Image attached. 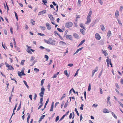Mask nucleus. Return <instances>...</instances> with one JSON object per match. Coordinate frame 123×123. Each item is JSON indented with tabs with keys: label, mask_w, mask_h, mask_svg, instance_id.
<instances>
[{
	"label": "nucleus",
	"mask_w": 123,
	"mask_h": 123,
	"mask_svg": "<svg viewBox=\"0 0 123 123\" xmlns=\"http://www.w3.org/2000/svg\"><path fill=\"white\" fill-rule=\"evenodd\" d=\"M40 28H41L42 30H44L45 29V27L43 26H40Z\"/></svg>",
	"instance_id": "obj_25"
},
{
	"label": "nucleus",
	"mask_w": 123,
	"mask_h": 123,
	"mask_svg": "<svg viewBox=\"0 0 123 123\" xmlns=\"http://www.w3.org/2000/svg\"><path fill=\"white\" fill-rule=\"evenodd\" d=\"M80 31L82 33L83 35H84L85 33V31L83 29H80Z\"/></svg>",
	"instance_id": "obj_19"
},
{
	"label": "nucleus",
	"mask_w": 123,
	"mask_h": 123,
	"mask_svg": "<svg viewBox=\"0 0 123 123\" xmlns=\"http://www.w3.org/2000/svg\"><path fill=\"white\" fill-rule=\"evenodd\" d=\"M2 46L5 49V50H6L5 48H6V47L5 44H3V42L2 43Z\"/></svg>",
	"instance_id": "obj_32"
},
{
	"label": "nucleus",
	"mask_w": 123,
	"mask_h": 123,
	"mask_svg": "<svg viewBox=\"0 0 123 123\" xmlns=\"http://www.w3.org/2000/svg\"><path fill=\"white\" fill-rule=\"evenodd\" d=\"M12 96V95L11 94V96L9 98V101L10 102H11V99L12 98L11 97Z\"/></svg>",
	"instance_id": "obj_56"
},
{
	"label": "nucleus",
	"mask_w": 123,
	"mask_h": 123,
	"mask_svg": "<svg viewBox=\"0 0 123 123\" xmlns=\"http://www.w3.org/2000/svg\"><path fill=\"white\" fill-rule=\"evenodd\" d=\"M66 37L67 39H69L70 40L72 39V36L70 35H67L66 36Z\"/></svg>",
	"instance_id": "obj_9"
},
{
	"label": "nucleus",
	"mask_w": 123,
	"mask_h": 123,
	"mask_svg": "<svg viewBox=\"0 0 123 123\" xmlns=\"http://www.w3.org/2000/svg\"><path fill=\"white\" fill-rule=\"evenodd\" d=\"M37 97V94L35 93L34 94V97L33 98L35 100L36 98Z\"/></svg>",
	"instance_id": "obj_52"
},
{
	"label": "nucleus",
	"mask_w": 123,
	"mask_h": 123,
	"mask_svg": "<svg viewBox=\"0 0 123 123\" xmlns=\"http://www.w3.org/2000/svg\"><path fill=\"white\" fill-rule=\"evenodd\" d=\"M59 116H58L56 118L55 120V122H57L59 120Z\"/></svg>",
	"instance_id": "obj_46"
},
{
	"label": "nucleus",
	"mask_w": 123,
	"mask_h": 123,
	"mask_svg": "<svg viewBox=\"0 0 123 123\" xmlns=\"http://www.w3.org/2000/svg\"><path fill=\"white\" fill-rule=\"evenodd\" d=\"M25 60H22L21 62V63H20L21 65H24V62H25Z\"/></svg>",
	"instance_id": "obj_35"
},
{
	"label": "nucleus",
	"mask_w": 123,
	"mask_h": 123,
	"mask_svg": "<svg viewBox=\"0 0 123 123\" xmlns=\"http://www.w3.org/2000/svg\"><path fill=\"white\" fill-rule=\"evenodd\" d=\"M45 115H43L41 116L40 118H41L42 119H43L44 118V117H45Z\"/></svg>",
	"instance_id": "obj_61"
},
{
	"label": "nucleus",
	"mask_w": 123,
	"mask_h": 123,
	"mask_svg": "<svg viewBox=\"0 0 123 123\" xmlns=\"http://www.w3.org/2000/svg\"><path fill=\"white\" fill-rule=\"evenodd\" d=\"M54 103V102H53L52 104L51 107L50 109V111H53V103Z\"/></svg>",
	"instance_id": "obj_16"
},
{
	"label": "nucleus",
	"mask_w": 123,
	"mask_h": 123,
	"mask_svg": "<svg viewBox=\"0 0 123 123\" xmlns=\"http://www.w3.org/2000/svg\"><path fill=\"white\" fill-rule=\"evenodd\" d=\"M103 113H108L109 112V111L107 109L105 108L103 110Z\"/></svg>",
	"instance_id": "obj_11"
},
{
	"label": "nucleus",
	"mask_w": 123,
	"mask_h": 123,
	"mask_svg": "<svg viewBox=\"0 0 123 123\" xmlns=\"http://www.w3.org/2000/svg\"><path fill=\"white\" fill-rule=\"evenodd\" d=\"M54 6H56V12H57L58 11V5H56V4L54 2Z\"/></svg>",
	"instance_id": "obj_37"
},
{
	"label": "nucleus",
	"mask_w": 123,
	"mask_h": 123,
	"mask_svg": "<svg viewBox=\"0 0 123 123\" xmlns=\"http://www.w3.org/2000/svg\"><path fill=\"white\" fill-rule=\"evenodd\" d=\"M59 43L60 44L62 45H66V43L62 41H60L59 42Z\"/></svg>",
	"instance_id": "obj_21"
},
{
	"label": "nucleus",
	"mask_w": 123,
	"mask_h": 123,
	"mask_svg": "<svg viewBox=\"0 0 123 123\" xmlns=\"http://www.w3.org/2000/svg\"><path fill=\"white\" fill-rule=\"evenodd\" d=\"M111 31H108L107 32V36L108 37H109L111 35Z\"/></svg>",
	"instance_id": "obj_20"
},
{
	"label": "nucleus",
	"mask_w": 123,
	"mask_h": 123,
	"mask_svg": "<svg viewBox=\"0 0 123 123\" xmlns=\"http://www.w3.org/2000/svg\"><path fill=\"white\" fill-rule=\"evenodd\" d=\"M21 107V102H20V105H19L18 107V108L17 109V111H19V110L20 109Z\"/></svg>",
	"instance_id": "obj_39"
},
{
	"label": "nucleus",
	"mask_w": 123,
	"mask_h": 123,
	"mask_svg": "<svg viewBox=\"0 0 123 123\" xmlns=\"http://www.w3.org/2000/svg\"><path fill=\"white\" fill-rule=\"evenodd\" d=\"M59 73V72H58L56 73L55 74H54V78H55L56 77V76L58 75Z\"/></svg>",
	"instance_id": "obj_55"
},
{
	"label": "nucleus",
	"mask_w": 123,
	"mask_h": 123,
	"mask_svg": "<svg viewBox=\"0 0 123 123\" xmlns=\"http://www.w3.org/2000/svg\"><path fill=\"white\" fill-rule=\"evenodd\" d=\"M15 15L16 17V18L17 20H18V15L17 14V13H16V12H14Z\"/></svg>",
	"instance_id": "obj_42"
},
{
	"label": "nucleus",
	"mask_w": 123,
	"mask_h": 123,
	"mask_svg": "<svg viewBox=\"0 0 123 123\" xmlns=\"http://www.w3.org/2000/svg\"><path fill=\"white\" fill-rule=\"evenodd\" d=\"M18 74L19 76L20 77L23 75H25V74L24 73V72L23 71H22L20 72H18Z\"/></svg>",
	"instance_id": "obj_6"
},
{
	"label": "nucleus",
	"mask_w": 123,
	"mask_h": 123,
	"mask_svg": "<svg viewBox=\"0 0 123 123\" xmlns=\"http://www.w3.org/2000/svg\"><path fill=\"white\" fill-rule=\"evenodd\" d=\"M48 16L49 17L51 21L53 20L54 18L52 15H50V14H48Z\"/></svg>",
	"instance_id": "obj_12"
},
{
	"label": "nucleus",
	"mask_w": 123,
	"mask_h": 123,
	"mask_svg": "<svg viewBox=\"0 0 123 123\" xmlns=\"http://www.w3.org/2000/svg\"><path fill=\"white\" fill-rule=\"evenodd\" d=\"M80 26L84 30L86 29L84 26L83 24L82 23H80Z\"/></svg>",
	"instance_id": "obj_14"
},
{
	"label": "nucleus",
	"mask_w": 123,
	"mask_h": 123,
	"mask_svg": "<svg viewBox=\"0 0 123 123\" xmlns=\"http://www.w3.org/2000/svg\"><path fill=\"white\" fill-rule=\"evenodd\" d=\"M44 92H41L39 93L40 96L41 97L43 98V95H44Z\"/></svg>",
	"instance_id": "obj_28"
},
{
	"label": "nucleus",
	"mask_w": 123,
	"mask_h": 123,
	"mask_svg": "<svg viewBox=\"0 0 123 123\" xmlns=\"http://www.w3.org/2000/svg\"><path fill=\"white\" fill-rule=\"evenodd\" d=\"M95 37L96 39L98 40H99L101 38L100 36L98 33L95 34Z\"/></svg>",
	"instance_id": "obj_4"
},
{
	"label": "nucleus",
	"mask_w": 123,
	"mask_h": 123,
	"mask_svg": "<svg viewBox=\"0 0 123 123\" xmlns=\"http://www.w3.org/2000/svg\"><path fill=\"white\" fill-rule=\"evenodd\" d=\"M115 84L116 87H117V88L118 89H119V87L118 85V84L117 83H116Z\"/></svg>",
	"instance_id": "obj_44"
},
{
	"label": "nucleus",
	"mask_w": 123,
	"mask_h": 123,
	"mask_svg": "<svg viewBox=\"0 0 123 123\" xmlns=\"http://www.w3.org/2000/svg\"><path fill=\"white\" fill-rule=\"evenodd\" d=\"M5 64L6 65V66L8 67V68L7 69L8 70H13L14 69V68L12 66H11V65H9L6 62L5 63Z\"/></svg>",
	"instance_id": "obj_2"
},
{
	"label": "nucleus",
	"mask_w": 123,
	"mask_h": 123,
	"mask_svg": "<svg viewBox=\"0 0 123 123\" xmlns=\"http://www.w3.org/2000/svg\"><path fill=\"white\" fill-rule=\"evenodd\" d=\"M41 92H43L44 93V92L45 89L43 86H42L41 88Z\"/></svg>",
	"instance_id": "obj_33"
},
{
	"label": "nucleus",
	"mask_w": 123,
	"mask_h": 123,
	"mask_svg": "<svg viewBox=\"0 0 123 123\" xmlns=\"http://www.w3.org/2000/svg\"><path fill=\"white\" fill-rule=\"evenodd\" d=\"M80 120L81 121L83 117L81 114L80 115Z\"/></svg>",
	"instance_id": "obj_64"
},
{
	"label": "nucleus",
	"mask_w": 123,
	"mask_h": 123,
	"mask_svg": "<svg viewBox=\"0 0 123 123\" xmlns=\"http://www.w3.org/2000/svg\"><path fill=\"white\" fill-rule=\"evenodd\" d=\"M117 20L118 22L119 23V25L120 26H122V23H121V21L119 19H117Z\"/></svg>",
	"instance_id": "obj_26"
},
{
	"label": "nucleus",
	"mask_w": 123,
	"mask_h": 123,
	"mask_svg": "<svg viewBox=\"0 0 123 123\" xmlns=\"http://www.w3.org/2000/svg\"><path fill=\"white\" fill-rule=\"evenodd\" d=\"M49 101V100L48 99L47 101L46 102V103L44 105V108H45L46 107V106L47 105L48 103V102Z\"/></svg>",
	"instance_id": "obj_38"
},
{
	"label": "nucleus",
	"mask_w": 123,
	"mask_h": 123,
	"mask_svg": "<svg viewBox=\"0 0 123 123\" xmlns=\"http://www.w3.org/2000/svg\"><path fill=\"white\" fill-rule=\"evenodd\" d=\"M84 105L83 104H81V106L80 107V108L81 110H83V106Z\"/></svg>",
	"instance_id": "obj_47"
},
{
	"label": "nucleus",
	"mask_w": 123,
	"mask_h": 123,
	"mask_svg": "<svg viewBox=\"0 0 123 123\" xmlns=\"http://www.w3.org/2000/svg\"><path fill=\"white\" fill-rule=\"evenodd\" d=\"M23 82H24V84L28 88H29V87L27 85L26 82L25 80H24Z\"/></svg>",
	"instance_id": "obj_24"
},
{
	"label": "nucleus",
	"mask_w": 123,
	"mask_h": 123,
	"mask_svg": "<svg viewBox=\"0 0 123 123\" xmlns=\"http://www.w3.org/2000/svg\"><path fill=\"white\" fill-rule=\"evenodd\" d=\"M73 25V23L70 22H67L65 24V26L66 27L69 28L72 26Z\"/></svg>",
	"instance_id": "obj_3"
},
{
	"label": "nucleus",
	"mask_w": 123,
	"mask_h": 123,
	"mask_svg": "<svg viewBox=\"0 0 123 123\" xmlns=\"http://www.w3.org/2000/svg\"><path fill=\"white\" fill-rule=\"evenodd\" d=\"M101 29L102 30H104L105 28L104 26L103 25H100Z\"/></svg>",
	"instance_id": "obj_34"
},
{
	"label": "nucleus",
	"mask_w": 123,
	"mask_h": 123,
	"mask_svg": "<svg viewBox=\"0 0 123 123\" xmlns=\"http://www.w3.org/2000/svg\"><path fill=\"white\" fill-rule=\"evenodd\" d=\"M12 30H13V29L11 27V28H10V32H11V33L12 34H13Z\"/></svg>",
	"instance_id": "obj_58"
},
{
	"label": "nucleus",
	"mask_w": 123,
	"mask_h": 123,
	"mask_svg": "<svg viewBox=\"0 0 123 123\" xmlns=\"http://www.w3.org/2000/svg\"><path fill=\"white\" fill-rule=\"evenodd\" d=\"M85 41V40L84 39L82 41H81V42L80 43L79 45L78 46V47L82 45L84 43Z\"/></svg>",
	"instance_id": "obj_22"
},
{
	"label": "nucleus",
	"mask_w": 123,
	"mask_h": 123,
	"mask_svg": "<svg viewBox=\"0 0 123 123\" xmlns=\"http://www.w3.org/2000/svg\"><path fill=\"white\" fill-rule=\"evenodd\" d=\"M102 51L103 52V53L104 54V55L105 56H106L108 55V53L107 52L103 50H102Z\"/></svg>",
	"instance_id": "obj_15"
},
{
	"label": "nucleus",
	"mask_w": 123,
	"mask_h": 123,
	"mask_svg": "<svg viewBox=\"0 0 123 123\" xmlns=\"http://www.w3.org/2000/svg\"><path fill=\"white\" fill-rule=\"evenodd\" d=\"M99 2L101 5H102L103 4L102 1L101 0H98Z\"/></svg>",
	"instance_id": "obj_54"
},
{
	"label": "nucleus",
	"mask_w": 123,
	"mask_h": 123,
	"mask_svg": "<svg viewBox=\"0 0 123 123\" xmlns=\"http://www.w3.org/2000/svg\"><path fill=\"white\" fill-rule=\"evenodd\" d=\"M44 80V79H43L41 80V86H43V85Z\"/></svg>",
	"instance_id": "obj_30"
},
{
	"label": "nucleus",
	"mask_w": 123,
	"mask_h": 123,
	"mask_svg": "<svg viewBox=\"0 0 123 123\" xmlns=\"http://www.w3.org/2000/svg\"><path fill=\"white\" fill-rule=\"evenodd\" d=\"M15 47L16 48V50L18 52L20 51V49L18 47H17L16 46H15Z\"/></svg>",
	"instance_id": "obj_40"
},
{
	"label": "nucleus",
	"mask_w": 123,
	"mask_h": 123,
	"mask_svg": "<svg viewBox=\"0 0 123 123\" xmlns=\"http://www.w3.org/2000/svg\"><path fill=\"white\" fill-rule=\"evenodd\" d=\"M42 2L45 5H46L45 4L47 3V0H42Z\"/></svg>",
	"instance_id": "obj_29"
},
{
	"label": "nucleus",
	"mask_w": 123,
	"mask_h": 123,
	"mask_svg": "<svg viewBox=\"0 0 123 123\" xmlns=\"http://www.w3.org/2000/svg\"><path fill=\"white\" fill-rule=\"evenodd\" d=\"M111 114L114 117L115 119H117V116L115 115V113L113 112H111Z\"/></svg>",
	"instance_id": "obj_23"
},
{
	"label": "nucleus",
	"mask_w": 123,
	"mask_h": 123,
	"mask_svg": "<svg viewBox=\"0 0 123 123\" xmlns=\"http://www.w3.org/2000/svg\"><path fill=\"white\" fill-rule=\"evenodd\" d=\"M6 84L7 85V87H6V88H7H7H8V86L9 85V84L8 83V81H6Z\"/></svg>",
	"instance_id": "obj_49"
},
{
	"label": "nucleus",
	"mask_w": 123,
	"mask_h": 123,
	"mask_svg": "<svg viewBox=\"0 0 123 123\" xmlns=\"http://www.w3.org/2000/svg\"><path fill=\"white\" fill-rule=\"evenodd\" d=\"M57 29L60 32H62V30L60 28H57Z\"/></svg>",
	"instance_id": "obj_60"
},
{
	"label": "nucleus",
	"mask_w": 123,
	"mask_h": 123,
	"mask_svg": "<svg viewBox=\"0 0 123 123\" xmlns=\"http://www.w3.org/2000/svg\"><path fill=\"white\" fill-rule=\"evenodd\" d=\"M108 48L110 50H112V48L111 47L110 45H109Z\"/></svg>",
	"instance_id": "obj_63"
},
{
	"label": "nucleus",
	"mask_w": 123,
	"mask_h": 123,
	"mask_svg": "<svg viewBox=\"0 0 123 123\" xmlns=\"http://www.w3.org/2000/svg\"><path fill=\"white\" fill-rule=\"evenodd\" d=\"M50 84H49L48 85V89L49 91L50 90Z\"/></svg>",
	"instance_id": "obj_51"
},
{
	"label": "nucleus",
	"mask_w": 123,
	"mask_h": 123,
	"mask_svg": "<svg viewBox=\"0 0 123 123\" xmlns=\"http://www.w3.org/2000/svg\"><path fill=\"white\" fill-rule=\"evenodd\" d=\"M74 36L75 38H78L79 37V36L77 34L74 33L73 35Z\"/></svg>",
	"instance_id": "obj_17"
},
{
	"label": "nucleus",
	"mask_w": 123,
	"mask_h": 123,
	"mask_svg": "<svg viewBox=\"0 0 123 123\" xmlns=\"http://www.w3.org/2000/svg\"><path fill=\"white\" fill-rule=\"evenodd\" d=\"M75 110L77 113V115L79 116V114L78 112V111H77V109L76 108H75Z\"/></svg>",
	"instance_id": "obj_41"
},
{
	"label": "nucleus",
	"mask_w": 123,
	"mask_h": 123,
	"mask_svg": "<svg viewBox=\"0 0 123 123\" xmlns=\"http://www.w3.org/2000/svg\"><path fill=\"white\" fill-rule=\"evenodd\" d=\"M118 102L119 103L120 105L121 106V107L123 108V104H122L121 102L118 101Z\"/></svg>",
	"instance_id": "obj_53"
},
{
	"label": "nucleus",
	"mask_w": 123,
	"mask_h": 123,
	"mask_svg": "<svg viewBox=\"0 0 123 123\" xmlns=\"http://www.w3.org/2000/svg\"><path fill=\"white\" fill-rule=\"evenodd\" d=\"M98 70V67H96L95 69H94L92 71V76L93 77L95 73Z\"/></svg>",
	"instance_id": "obj_5"
},
{
	"label": "nucleus",
	"mask_w": 123,
	"mask_h": 123,
	"mask_svg": "<svg viewBox=\"0 0 123 123\" xmlns=\"http://www.w3.org/2000/svg\"><path fill=\"white\" fill-rule=\"evenodd\" d=\"M27 51L28 53L30 54H32V53L30 49H27Z\"/></svg>",
	"instance_id": "obj_31"
},
{
	"label": "nucleus",
	"mask_w": 123,
	"mask_h": 123,
	"mask_svg": "<svg viewBox=\"0 0 123 123\" xmlns=\"http://www.w3.org/2000/svg\"><path fill=\"white\" fill-rule=\"evenodd\" d=\"M100 94H102L103 92H102V89L101 88H100Z\"/></svg>",
	"instance_id": "obj_59"
},
{
	"label": "nucleus",
	"mask_w": 123,
	"mask_h": 123,
	"mask_svg": "<svg viewBox=\"0 0 123 123\" xmlns=\"http://www.w3.org/2000/svg\"><path fill=\"white\" fill-rule=\"evenodd\" d=\"M46 10H43L42 11H41L40 12H39L38 13V15H40L41 14H43L46 13Z\"/></svg>",
	"instance_id": "obj_8"
},
{
	"label": "nucleus",
	"mask_w": 123,
	"mask_h": 123,
	"mask_svg": "<svg viewBox=\"0 0 123 123\" xmlns=\"http://www.w3.org/2000/svg\"><path fill=\"white\" fill-rule=\"evenodd\" d=\"M110 96H108L107 98V101H110Z\"/></svg>",
	"instance_id": "obj_57"
},
{
	"label": "nucleus",
	"mask_w": 123,
	"mask_h": 123,
	"mask_svg": "<svg viewBox=\"0 0 123 123\" xmlns=\"http://www.w3.org/2000/svg\"><path fill=\"white\" fill-rule=\"evenodd\" d=\"M65 94H64L63 96L61 98V99H62L63 98H65Z\"/></svg>",
	"instance_id": "obj_62"
},
{
	"label": "nucleus",
	"mask_w": 123,
	"mask_h": 123,
	"mask_svg": "<svg viewBox=\"0 0 123 123\" xmlns=\"http://www.w3.org/2000/svg\"><path fill=\"white\" fill-rule=\"evenodd\" d=\"M90 10L86 18L87 21L85 24L88 25L90 23L91 21V16L92 13V11L91 8L90 9Z\"/></svg>",
	"instance_id": "obj_1"
},
{
	"label": "nucleus",
	"mask_w": 123,
	"mask_h": 123,
	"mask_svg": "<svg viewBox=\"0 0 123 123\" xmlns=\"http://www.w3.org/2000/svg\"><path fill=\"white\" fill-rule=\"evenodd\" d=\"M65 117V115H63L62 117L60 119L59 121H62V120Z\"/></svg>",
	"instance_id": "obj_48"
},
{
	"label": "nucleus",
	"mask_w": 123,
	"mask_h": 123,
	"mask_svg": "<svg viewBox=\"0 0 123 123\" xmlns=\"http://www.w3.org/2000/svg\"><path fill=\"white\" fill-rule=\"evenodd\" d=\"M119 15V11L117 10H116L115 14V16L117 18Z\"/></svg>",
	"instance_id": "obj_10"
},
{
	"label": "nucleus",
	"mask_w": 123,
	"mask_h": 123,
	"mask_svg": "<svg viewBox=\"0 0 123 123\" xmlns=\"http://www.w3.org/2000/svg\"><path fill=\"white\" fill-rule=\"evenodd\" d=\"M111 59H109V58L108 56L107 57V59H106V62H107V66H109V64L110 63V61Z\"/></svg>",
	"instance_id": "obj_13"
},
{
	"label": "nucleus",
	"mask_w": 123,
	"mask_h": 123,
	"mask_svg": "<svg viewBox=\"0 0 123 123\" xmlns=\"http://www.w3.org/2000/svg\"><path fill=\"white\" fill-rule=\"evenodd\" d=\"M44 56L45 57V58H46V61H47L49 59V57L47 55H45Z\"/></svg>",
	"instance_id": "obj_36"
},
{
	"label": "nucleus",
	"mask_w": 123,
	"mask_h": 123,
	"mask_svg": "<svg viewBox=\"0 0 123 123\" xmlns=\"http://www.w3.org/2000/svg\"><path fill=\"white\" fill-rule=\"evenodd\" d=\"M99 42L100 43V44L101 45H103L104 44V42L102 40H101Z\"/></svg>",
	"instance_id": "obj_45"
},
{
	"label": "nucleus",
	"mask_w": 123,
	"mask_h": 123,
	"mask_svg": "<svg viewBox=\"0 0 123 123\" xmlns=\"http://www.w3.org/2000/svg\"><path fill=\"white\" fill-rule=\"evenodd\" d=\"M91 89V86L90 84H89V85L88 88V91H90Z\"/></svg>",
	"instance_id": "obj_43"
},
{
	"label": "nucleus",
	"mask_w": 123,
	"mask_h": 123,
	"mask_svg": "<svg viewBox=\"0 0 123 123\" xmlns=\"http://www.w3.org/2000/svg\"><path fill=\"white\" fill-rule=\"evenodd\" d=\"M46 26L47 29L48 30H50L51 29V26L50 24H49L48 23H47L46 24Z\"/></svg>",
	"instance_id": "obj_7"
},
{
	"label": "nucleus",
	"mask_w": 123,
	"mask_h": 123,
	"mask_svg": "<svg viewBox=\"0 0 123 123\" xmlns=\"http://www.w3.org/2000/svg\"><path fill=\"white\" fill-rule=\"evenodd\" d=\"M64 73L68 77H69V74L68 73L67 71V70H65L64 71Z\"/></svg>",
	"instance_id": "obj_18"
},
{
	"label": "nucleus",
	"mask_w": 123,
	"mask_h": 123,
	"mask_svg": "<svg viewBox=\"0 0 123 123\" xmlns=\"http://www.w3.org/2000/svg\"><path fill=\"white\" fill-rule=\"evenodd\" d=\"M31 23L33 25H35V21L33 19H31Z\"/></svg>",
	"instance_id": "obj_27"
},
{
	"label": "nucleus",
	"mask_w": 123,
	"mask_h": 123,
	"mask_svg": "<svg viewBox=\"0 0 123 123\" xmlns=\"http://www.w3.org/2000/svg\"><path fill=\"white\" fill-rule=\"evenodd\" d=\"M34 70L37 72H38L39 71V69L37 68H34Z\"/></svg>",
	"instance_id": "obj_50"
}]
</instances>
